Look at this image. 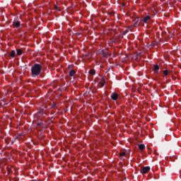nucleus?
Masks as SVG:
<instances>
[{
    "label": "nucleus",
    "mask_w": 181,
    "mask_h": 181,
    "mask_svg": "<svg viewBox=\"0 0 181 181\" xmlns=\"http://www.w3.org/2000/svg\"><path fill=\"white\" fill-rule=\"evenodd\" d=\"M40 71H42V69H31L33 77H36V76H39L40 74Z\"/></svg>",
    "instance_id": "1"
},
{
    "label": "nucleus",
    "mask_w": 181,
    "mask_h": 181,
    "mask_svg": "<svg viewBox=\"0 0 181 181\" xmlns=\"http://www.w3.org/2000/svg\"><path fill=\"white\" fill-rule=\"evenodd\" d=\"M151 170V167L146 166L143 168H141L140 173L142 175H146V173H148Z\"/></svg>",
    "instance_id": "2"
},
{
    "label": "nucleus",
    "mask_w": 181,
    "mask_h": 181,
    "mask_svg": "<svg viewBox=\"0 0 181 181\" xmlns=\"http://www.w3.org/2000/svg\"><path fill=\"white\" fill-rule=\"evenodd\" d=\"M98 87H100V88H103V87H104V86H105V79L104 78H100L99 82H98Z\"/></svg>",
    "instance_id": "3"
},
{
    "label": "nucleus",
    "mask_w": 181,
    "mask_h": 181,
    "mask_svg": "<svg viewBox=\"0 0 181 181\" xmlns=\"http://www.w3.org/2000/svg\"><path fill=\"white\" fill-rule=\"evenodd\" d=\"M110 97L113 101H117L118 100V93H112Z\"/></svg>",
    "instance_id": "4"
},
{
    "label": "nucleus",
    "mask_w": 181,
    "mask_h": 181,
    "mask_svg": "<svg viewBox=\"0 0 181 181\" xmlns=\"http://www.w3.org/2000/svg\"><path fill=\"white\" fill-rule=\"evenodd\" d=\"M101 52L103 57H106V58L110 57V54H108V52L107 50L103 49Z\"/></svg>",
    "instance_id": "5"
},
{
    "label": "nucleus",
    "mask_w": 181,
    "mask_h": 181,
    "mask_svg": "<svg viewBox=\"0 0 181 181\" xmlns=\"http://www.w3.org/2000/svg\"><path fill=\"white\" fill-rule=\"evenodd\" d=\"M31 69H43V66L39 64H35L31 67Z\"/></svg>",
    "instance_id": "6"
},
{
    "label": "nucleus",
    "mask_w": 181,
    "mask_h": 181,
    "mask_svg": "<svg viewBox=\"0 0 181 181\" xmlns=\"http://www.w3.org/2000/svg\"><path fill=\"white\" fill-rule=\"evenodd\" d=\"M151 19V16H146L142 21L144 22V23H148V21Z\"/></svg>",
    "instance_id": "7"
},
{
    "label": "nucleus",
    "mask_w": 181,
    "mask_h": 181,
    "mask_svg": "<svg viewBox=\"0 0 181 181\" xmlns=\"http://www.w3.org/2000/svg\"><path fill=\"white\" fill-rule=\"evenodd\" d=\"M13 26H15V28H18L21 26V22L19 21H14L13 22Z\"/></svg>",
    "instance_id": "8"
},
{
    "label": "nucleus",
    "mask_w": 181,
    "mask_h": 181,
    "mask_svg": "<svg viewBox=\"0 0 181 181\" xmlns=\"http://www.w3.org/2000/svg\"><path fill=\"white\" fill-rule=\"evenodd\" d=\"M69 76H71V77H74V76H76V71L74 70H71L69 71Z\"/></svg>",
    "instance_id": "9"
},
{
    "label": "nucleus",
    "mask_w": 181,
    "mask_h": 181,
    "mask_svg": "<svg viewBox=\"0 0 181 181\" xmlns=\"http://www.w3.org/2000/svg\"><path fill=\"white\" fill-rule=\"evenodd\" d=\"M89 74H90V76H94L95 74V70L94 69H90L89 71H88Z\"/></svg>",
    "instance_id": "10"
},
{
    "label": "nucleus",
    "mask_w": 181,
    "mask_h": 181,
    "mask_svg": "<svg viewBox=\"0 0 181 181\" xmlns=\"http://www.w3.org/2000/svg\"><path fill=\"white\" fill-rule=\"evenodd\" d=\"M139 149H140V151H144V149H145V145L144 144H139Z\"/></svg>",
    "instance_id": "11"
},
{
    "label": "nucleus",
    "mask_w": 181,
    "mask_h": 181,
    "mask_svg": "<svg viewBox=\"0 0 181 181\" xmlns=\"http://www.w3.org/2000/svg\"><path fill=\"white\" fill-rule=\"evenodd\" d=\"M9 54L11 57H14L16 54V52H15V50H12Z\"/></svg>",
    "instance_id": "12"
},
{
    "label": "nucleus",
    "mask_w": 181,
    "mask_h": 181,
    "mask_svg": "<svg viewBox=\"0 0 181 181\" xmlns=\"http://www.w3.org/2000/svg\"><path fill=\"white\" fill-rule=\"evenodd\" d=\"M125 155H127V153L125 151H121L119 153L120 158H122L123 156H125Z\"/></svg>",
    "instance_id": "13"
},
{
    "label": "nucleus",
    "mask_w": 181,
    "mask_h": 181,
    "mask_svg": "<svg viewBox=\"0 0 181 181\" xmlns=\"http://www.w3.org/2000/svg\"><path fill=\"white\" fill-rule=\"evenodd\" d=\"M163 74L166 77L167 76L169 75V71L168 70L163 71Z\"/></svg>",
    "instance_id": "14"
},
{
    "label": "nucleus",
    "mask_w": 181,
    "mask_h": 181,
    "mask_svg": "<svg viewBox=\"0 0 181 181\" xmlns=\"http://www.w3.org/2000/svg\"><path fill=\"white\" fill-rule=\"evenodd\" d=\"M17 56H21L22 54V49H17Z\"/></svg>",
    "instance_id": "15"
},
{
    "label": "nucleus",
    "mask_w": 181,
    "mask_h": 181,
    "mask_svg": "<svg viewBox=\"0 0 181 181\" xmlns=\"http://www.w3.org/2000/svg\"><path fill=\"white\" fill-rule=\"evenodd\" d=\"M57 105H58L57 103H53L52 105V108H57Z\"/></svg>",
    "instance_id": "16"
},
{
    "label": "nucleus",
    "mask_w": 181,
    "mask_h": 181,
    "mask_svg": "<svg viewBox=\"0 0 181 181\" xmlns=\"http://www.w3.org/2000/svg\"><path fill=\"white\" fill-rule=\"evenodd\" d=\"M139 21L137 20L133 25V26H139V23H138Z\"/></svg>",
    "instance_id": "17"
},
{
    "label": "nucleus",
    "mask_w": 181,
    "mask_h": 181,
    "mask_svg": "<svg viewBox=\"0 0 181 181\" xmlns=\"http://www.w3.org/2000/svg\"><path fill=\"white\" fill-rule=\"evenodd\" d=\"M73 67H75L74 64L69 65L68 69H71Z\"/></svg>",
    "instance_id": "18"
},
{
    "label": "nucleus",
    "mask_w": 181,
    "mask_h": 181,
    "mask_svg": "<svg viewBox=\"0 0 181 181\" xmlns=\"http://www.w3.org/2000/svg\"><path fill=\"white\" fill-rule=\"evenodd\" d=\"M154 73H159V69H154Z\"/></svg>",
    "instance_id": "19"
},
{
    "label": "nucleus",
    "mask_w": 181,
    "mask_h": 181,
    "mask_svg": "<svg viewBox=\"0 0 181 181\" xmlns=\"http://www.w3.org/2000/svg\"><path fill=\"white\" fill-rule=\"evenodd\" d=\"M154 69H159V65L158 64H154Z\"/></svg>",
    "instance_id": "20"
},
{
    "label": "nucleus",
    "mask_w": 181,
    "mask_h": 181,
    "mask_svg": "<svg viewBox=\"0 0 181 181\" xmlns=\"http://www.w3.org/2000/svg\"><path fill=\"white\" fill-rule=\"evenodd\" d=\"M127 33H128V30H124L123 35H127Z\"/></svg>",
    "instance_id": "21"
},
{
    "label": "nucleus",
    "mask_w": 181,
    "mask_h": 181,
    "mask_svg": "<svg viewBox=\"0 0 181 181\" xmlns=\"http://www.w3.org/2000/svg\"><path fill=\"white\" fill-rule=\"evenodd\" d=\"M86 56V57H88V59H90V57H91V54H87Z\"/></svg>",
    "instance_id": "22"
},
{
    "label": "nucleus",
    "mask_w": 181,
    "mask_h": 181,
    "mask_svg": "<svg viewBox=\"0 0 181 181\" xmlns=\"http://www.w3.org/2000/svg\"><path fill=\"white\" fill-rule=\"evenodd\" d=\"M37 125L38 127H40V125H42V123H37Z\"/></svg>",
    "instance_id": "23"
},
{
    "label": "nucleus",
    "mask_w": 181,
    "mask_h": 181,
    "mask_svg": "<svg viewBox=\"0 0 181 181\" xmlns=\"http://www.w3.org/2000/svg\"><path fill=\"white\" fill-rule=\"evenodd\" d=\"M21 136H22V134H19V135L18 136V138H21Z\"/></svg>",
    "instance_id": "24"
},
{
    "label": "nucleus",
    "mask_w": 181,
    "mask_h": 181,
    "mask_svg": "<svg viewBox=\"0 0 181 181\" xmlns=\"http://www.w3.org/2000/svg\"><path fill=\"white\" fill-rule=\"evenodd\" d=\"M59 67H62V66H59Z\"/></svg>",
    "instance_id": "25"
},
{
    "label": "nucleus",
    "mask_w": 181,
    "mask_h": 181,
    "mask_svg": "<svg viewBox=\"0 0 181 181\" xmlns=\"http://www.w3.org/2000/svg\"><path fill=\"white\" fill-rule=\"evenodd\" d=\"M10 67H12V66H11Z\"/></svg>",
    "instance_id": "26"
}]
</instances>
